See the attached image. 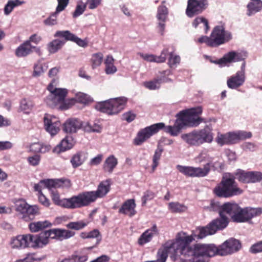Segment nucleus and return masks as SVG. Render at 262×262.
Here are the masks:
<instances>
[{"label": "nucleus", "mask_w": 262, "mask_h": 262, "mask_svg": "<svg viewBox=\"0 0 262 262\" xmlns=\"http://www.w3.org/2000/svg\"><path fill=\"white\" fill-rule=\"evenodd\" d=\"M216 221H211L206 226L198 227L195 231H192L190 235L185 232H179L176 237L175 245L178 247L180 254L190 260L195 258L208 257L209 251L208 247L212 244H195L191 245V243L195 239H202L208 235L215 234L217 228L215 225Z\"/></svg>", "instance_id": "1"}, {"label": "nucleus", "mask_w": 262, "mask_h": 262, "mask_svg": "<svg viewBox=\"0 0 262 262\" xmlns=\"http://www.w3.org/2000/svg\"><path fill=\"white\" fill-rule=\"evenodd\" d=\"M111 189L110 181L108 180L102 181L98 186L96 191H84L74 195L63 201V206L66 207L76 209L89 206L95 202L97 199L105 196Z\"/></svg>", "instance_id": "2"}, {"label": "nucleus", "mask_w": 262, "mask_h": 262, "mask_svg": "<svg viewBox=\"0 0 262 262\" xmlns=\"http://www.w3.org/2000/svg\"><path fill=\"white\" fill-rule=\"evenodd\" d=\"M184 127L178 117L173 126H165V124L163 122L154 124L141 129L138 133L137 137L134 139V144L136 145H141L152 135L157 134L162 129L165 133L169 134L171 136H177Z\"/></svg>", "instance_id": "3"}, {"label": "nucleus", "mask_w": 262, "mask_h": 262, "mask_svg": "<svg viewBox=\"0 0 262 262\" xmlns=\"http://www.w3.org/2000/svg\"><path fill=\"white\" fill-rule=\"evenodd\" d=\"M223 210L236 223L247 222L262 214V208L247 207L242 208L237 204L230 202L224 203Z\"/></svg>", "instance_id": "4"}, {"label": "nucleus", "mask_w": 262, "mask_h": 262, "mask_svg": "<svg viewBox=\"0 0 262 262\" xmlns=\"http://www.w3.org/2000/svg\"><path fill=\"white\" fill-rule=\"evenodd\" d=\"M244 190L239 187L235 177L232 173H225L221 182L213 190V193L219 198H230L242 194Z\"/></svg>", "instance_id": "5"}, {"label": "nucleus", "mask_w": 262, "mask_h": 262, "mask_svg": "<svg viewBox=\"0 0 262 262\" xmlns=\"http://www.w3.org/2000/svg\"><path fill=\"white\" fill-rule=\"evenodd\" d=\"M232 38L231 33L226 31L223 26H216L213 28L210 36H202L198 38V42L214 48L229 41Z\"/></svg>", "instance_id": "6"}, {"label": "nucleus", "mask_w": 262, "mask_h": 262, "mask_svg": "<svg viewBox=\"0 0 262 262\" xmlns=\"http://www.w3.org/2000/svg\"><path fill=\"white\" fill-rule=\"evenodd\" d=\"M242 245L239 241L230 238L219 246L213 244L209 246L208 250L210 253L208 257H213L217 255L226 256L231 254L239 251Z\"/></svg>", "instance_id": "7"}, {"label": "nucleus", "mask_w": 262, "mask_h": 262, "mask_svg": "<svg viewBox=\"0 0 262 262\" xmlns=\"http://www.w3.org/2000/svg\"><path fill=\"white\" fill-rule=\"evenodd\" d=\"M127 101V99L124 97L111 99L97 103L95 108L108 115L117 114L124 108Z\"/></svg>", "instance_id": "8"}, {"label": "nucleus", "mask_w": 262, "mask_h": 262, "mask_svg": "<svg viewBox=\"0 0 262 262\" xmlns=\"http://www.w3.org/2000/svg\"><path fill=\"white\" fill-rule=\"evenodd\" d=\"M202 113L201 107L181 111L177 115L184 127H196L203 121L199 115Z\"/></svg>", "instance_id": "9"}, {"label": "nucleus", "mask_w": 262, "mask_h": 262, "mask_svg": "<svg viewBox=\"0 0 262 262\" xmlns=\"http://www.w3.org/2000/svg\"><path fill=\"white\" fill-rule=\"evenodd\" d=\"M177 168L181 173L187 177H204L207 176L210 171V164L206 163L203 168L178 165Z\"/></svg>", "instance_id": "10"}, {"label": "nucleus", "mask_w": 262, "mask_h": 262, "mask_svg": "<svg viewBox=\"0 0 262 262\" xmlns=\"http://www.w3.org/2000/svg\"><path fill=\"white\" fill-rule=\"evenodd\" d=\"M224 204L221 205L219 202L211 201L210 205L207 207L210 211H218L220 216V218L215 219L212 221H216L215 225L217 228V230H222L226 228L228 225V218L225 215V211L223 210Z\"/></svg>", "instance_id": "11"}, {"label": "nucleus", "mask_w": 262, "mask_h": 262, "mask_svg": "<svg viewBox=\"0 0 262 262\" xmlns=\"http://www.w3.org/2000/svg\"><path fill=\"white\" fill-rule=\"evenodd\" d=\"M233 174L235 179L242 183H253L262 180V173L259 171H246L238 169Z\"/></svg>", "instance_id": "12"}, {"label": "nucleus", "mask_w": 262, "mask_h": 262, "mask_svg": "<svg viewBox=\"0 0 262 262\" xmlns=\"http://www.w3.org/2000/svg\"><path fill=\"white\" fill-rule=\"evenodd\" d=\"M207 5V0H188L186 14L189 17H193L201 13Z\"/></svg>", "instance_id": "13"}, {"label": "nucleus", "mask_w": 262, "mask_h": 262, "mask_svg": "<svg viewBox=\"0 0 262 262\" xmlns=\"http://www.w3.org/2000/svg\"><path fill=\"white\" fill-rule=\"evenodd\" d=\"M16 210L23 214L22 218L25 221H29L39 214V208L36 205L31 206L25 201L20 202L17 205Z\"/></svg>", "instance_id": "14"}, {"label": "nucleus", "mask_w": 262, "mask_h": 262, "mask_svg": "<svg viewBox=\"0 0 262 262\" xmlns=\"http://www.w3.org/2000/svg\"><path fill=\"white\" fill-rule=\"evenodd\" d=\"M34 51L38 56L42 55V52L39 47L33 46L29 41H25L15 50V54L17 57H25Z\"/></svg>", "instance_id": "15"}, {"label": "nucleus", "mask_w": 262, "mask_h": 262, "mask_svg": "<svg viewBox=\"0 0 262 262\" xmlns=\"http://www.w3.org/2000/svg\"><path fill=\"white\" fill-rule=\"evenodd\" d=\"M67 94L68 90L66 89L58 88L54 94L48 95L45 101L48 106L53 107L64 100Z\"/></svg>", "instance_id": "16"}, {"label": "nucleus", "mask_w": 262, "mask_h": 262, "mask_svg": "<svg viewBox=\"0 0 262 262\" xmlns=\"http://www.w3.org/2000/svg\"><path fill=\"white\" fill-rule=\"evenodd\" d=\"M26 239L27 242L26 248H40L48 244L47 238H43L41 233L40 235L27 234Z\"/></svg>", "instance_id": "17"}, {"label": "nucleus", "mask_w": 262, "mask_h": 262, "mask_svg": "<svg viewBox=\"0 0 262 262\" xmlns=\"http://www.w3.org/2000/svg\"><path fill=\"white\" fill-rule=\"evenodd\" d=\"M54 37L64 38L66 41H73L83 48L86 47L88 45L86 41L81 39L68 30L57 31L54 34Z\"/></svg>", "instance_id": "18"}, {"label": "nucleus", "mask_w": 262, "mask_h": 262, "mask_svg": "<svg viewBox=\"0 0 262 262\" xmlns=\"http://www.w3.org/2000/svg\"><path fill=\"white\" fill-rule=\"evenodd\" d=\"M44 124L46 130L52 136L57 134L61 125L57 118L49 115L44 117Z\"/></svg>", "instance_id": "19"}, {"label": "nucleus", "mask_w": 262, "mask_h": 262, "mask_svg": "<svg viewBox=\"0 0 262 262\" xmlns=\"http://www.w3.org/2000/svg\"><path fill=\"white\" fill-rule=\"evenodd\" d=\"M172 249L174 251L175 253L177 254L180 253L178 250V247L175 245V241H169L165 243L163 245V249H160L158 252V258L157 259L159 262H165L168 253Z\"/></svg>", "instance_id": "20"}, {"label": "nucleus", "mask_w": 262, "mask_h": 262, "mask_svg": "<svg viewBox=\"0 0 262 262\" xmlns=\"http://www.w3.org/2000/svg\"><path fill=\"white\" fill-rule=\"evenodd\" d=\"M136 204L134 199L126 200L119 209V213L129 217L134 216L137 213L135 208Z\"/></svg>", "instance_id": "21"}, {"label": "nucleus", "mask_w": 262, "mask_h": 262, "mask_svg": "<svg viewBox=\"0 0 262 262\" xmlns=\"http://www.w3.org/2000/svg\"><path fill=\"white\" fill-rule=\"evenodd\" d=\"M182 139L190 146H199L201 144L199 130L193 131L181 135Z\"/></svg>", "instance_id": "22"}, {"label": "nucleus", "mask_w": 262, "mask_h": 262, "mask_svg": "<svg viewBox=\"0 0 262 262\" xmlns=\"http://www.w3.org/2000/svg\"><path fill=\"white\" fill-rule=\"evenodd\" d=\"M82 126V122L76 118H70L63 124V130L67 133H75Z\"/></svg>", "instance_id": "23"}, {"label": "nucleus", "mask_w": 262, "mask_h": 262, "mask_svg": "<svg viewBox=\"0 0 262 262\" xmlns=\"http://www.w3.org/2000/svg\"><path fill=\"white\" fill-rule=\"evenodd\" d=\"M215 141L220 146L235 144L233 132H228L226 134L218 132Z\"/></svg>", "instance_id": "24"}, {"label": "nucleus", "mask_w": 262, "mask_h": 262, "mask_svg": "<svg viewBox=\"0 0 262 262\" xmlns=\"http://www.w3.org/2000/svg\"><path fill=\"white\" fill-rule=\"evenodd\" d=\"M245 75L240 73H236L234 75L229 77L227 81V84L229 88L236 89L242 86L245 81Z\"/></svg>", "instance_id": "25"}, {"label": "nucleus", "mask_w": 262, "mask_h": 262, "mask_svg": "<svg viewBox=\"0 0 262 262\" xmlns=\"http://www.w3.org/2000/svg\"><path fill=\"white\" fill-rule=\"evenodd\" d=\"M26 234L13 236L9 241V245L13 249H22L26 248Z\"/></svg>", "instance_id": "26"}, {"label": "nucleus", "mask_w": 262, "mask_h": 262, "mask_svg": "<svg viewBox=\"0 0 262 262\" xmlns=\"http://www.w3.org/2000/svg\"><path fill=\"white\" fill-rule=\"evenodd\" d=\"M165 3V1H163L162 5L158 7L157 14V18L159 21V27L161 31H163L164 30L165 22L168 13L167 8L163 5Z\"/></svg>", "instance_id": "27"}, {"label": "nucleus", "mask_w": 262, "mask_h": 262, "mask_svg": "<svg viewBox=\"0 0 262 262\" xmlns=\"http://www.w3.org/2000/svg\"><path fill=\"white\" fill-rule=\"evenodd\" d=\"M198 130L201 144L205 143H211L212 142L214 139V135L211 128L206 126L204 128L198 129Z\"/></svg>", "instance_id": "28"}, {"label": "nucleus", "mask_w": 262, "mask_h": 262, "mask_svg": "<svg viewBox=\"0 0 262 262\" xmlns=\"http://www.w3.org/2000/svg\"><path fill=\"white\" fill-rule=\"evenodd\" d=\"M73 144L72 138L67 136L62 140L59 144L54 147L53 149V152L56 154H59L61 152L70 149L73 147Z\"/></svg>", "instance_id": "29"}, {"label": "nucleus", "mask_w": 262, "mask_h": 262, "mask_svg": "<svg viewBox=\"0 0 262 262\" xmlns=\"http://www.w3.org/2000/svg\"><path fill=\"white\" fill-rule=\"evenodd\" d=\"M51 226L52 224L48 221H38L30 223L29 228L32 232H37Z\"/></svg>", "instance_id": "30"}, {"label": "nucleus", "mask_w": 262, "mask_h": 262, "mask_svg": "<svg viewBox=\"0 0 262 262\" xmlns=\"http://www.w3.org/2000/svg\"><path fill=\"white\" fill-rule=\"evenodd\" d=\"M118 164V160L114 155H111L106 158L103 165L104 171L112 173Z\"/></svg>", "instance_id": "31"}, {"label": "nucleus", "mask_w": 262, "mask_h": 262, "mask_svg": "<svg viewBox=\"0 0 262 262\" xmlns=\"http://www.w3.org/2000/svg\"><path fill=\"white\" fill-rule=\"evenodd\" d=\"M51 149L50 145H43L38 142L31 144L30 151L33 153H46Z\"/></svg>", "instance_id": "32"}, {"label": "nucleus", "mask_w": 262, "mask_h": 262, "mask_svg": "<svg viewBox=\"0 0 262 262\" xmlns=\"http://www.w3.org/2000/svg\"><path fill=\"white\" fill-rule=\"evenodd\" d=\"M75 232L68 230L56 228V239L62 241L73 236Z\"/></svg>", "instance_id": "33"}, {"label": "nucleus", "mask_w": 262, "mask_h": 262, "mask_svg": "<svg viewBox=\"0 0 262 262\" xmlns=\"http://www.w3.org/2000/svg\"><path fill=\"white\" fill-rule=\"evenodd\" d=\"M82 156L83 153L81 151L77 152L73 155L70 160L73 168H76L84 163L85 160L82 158Z\"/></svg>", "instance_id": "34"}, {"label": "nucleus", "mask_w": 262, "mask_h": 262, "mask_svg": "<svg viewBox=\"0 0 262 262\" xmlns=\"http://www.w3.org/2000/svg\"><path fill=\"white\" fill-rule=\"evenodd\" d=\"M48 66L46 63H41L40 61H38L37 63L34 64V70L32 75L34 77L39 76L47 71Z\"/></svg>", "instance_id": "35"}, {"label": "nucleus", "mask_w": 262, "mask_h": 262, "mask_svg": "<svg viewBox=\"0 0 262 262\" xmlns=\"http://www.w3.org/2000/svg\"><path fill=\"white\" fill-rule=\"evenodd\" d=\"M65 42L59 39H54L48 45V50L50 53H55L61 48Z\"/></svg>", "instance_id": "36"}, {"label": "nucleus", "mask_w": 262, "mask_h": 262, "mask_svg": "<svg viewBox=\"0 0 262 262\" xmlns=\"http://www.w3.org/2000/svg\"><path fill=\"white\" fill-rule=\"evenodd\" d=\"M168 209L172 213H182L185 212L187 208L179 202H170L168 204Z\"/></svg>", "instance_id": "37"}, {"label": "nucleus", "mask_w": 262, "mask_h": 262, "mask_svg": "<svg viewBox=\"0 0 262 262\" xmlns=\"http://www.w3.org/2000/svg\"><path fill=\"white\" fill-rule=\"evenodd\" d=\"M23 2L19 0H10L8 2L4 8V13L6 15L9 14L14 7L20 5Z\"/></svg>", "instance_id": "38"}, {"label": "nucleus", "mask_w": 262, "mask_h": 262, "mask_svg": "<svg viewBox=\"0 0 262 262\" xmlns=\"http://www.w3.org/2000/svg\"><path fill=\"white\" fill-rule=\"evenodd\" d=\"M88 224V222H85L83 221L71 222L67 224L66 227L70 229L79 230L87 226Z\"/></svg>", "instance_id": "39"}, {"label": "nucleus", "mask_w": 262, "mask_h": 262, "mask_svg": "<svg viewBox=\"0 0 262 262\" xmlns=\"http://www.w3.org/2000/svg\"><path fill=\"white\" fill-rule=\"evenodd\" d=\"M153 236V233H151V232H149V230H146L141 234L138 239V244L140 245H143L149 242L152 239Z\"/></svg>", "instance_id": "40"}, {"label": "nucleus", "mask_w": 262, "mask_h": 262, "mask_svg": "<svg viewBox=\"0 0 262 262\" xmlns=\"http://www.w3.org/2000/svg\"><path fill=\"white\" fill-rule=\"evenodd\" d=\"M235 143L239 140H243L246 139H249L252 137V133L250 132L238 131L233 132Z\"/></svg>", "instance_id": "41"}, {"label": "nucleus", "mask_w": 262, "mask_h": 262, "mask_svg": "<svg viewBox=\"0 0 262 262\" xmlns=\"http://www.w3.org/2000/svg\"><path fill=\"white\" fill-rule=\"evenodd\" d=\"M235 51H231L225 54L224 56L220 59L217 62L219 64H226L234 62L235 59Z\"/></svg>", "instance_id": "42"}, {"label": "nucleus", "mask_w": 262, "mask_h": 262, "mask_svg": "<svg viewBox=\"0 0 262 262\" xmlns=\"http://www.w3.org/2000/svg\"><path fill=\"white\" fill-rule=\"evenodd\" d=\"M252 2L250 3L247 7L250 13L258 12L262 7V1L260 0H251Z\"/></svg>", "instance_id": "43"}, {"label": "nucleus", "mask_w": 262, "mask_h": 262, "mask_svg": "<svg viewBox=\"0 0 262 262\" xmlns=\"http://www.w3.org/2000/svg\"><path fill=\"white\" fill-rule=\"evenodd\" d=\"M103 57V54L101 53H95L92 55L91 61L93 69H95L101 64Z\"/></svg>", "instance_id": "44"}, {"label": "nucleus", "mask_w": 262, "mask_h": 262, "mask_svg": "<svg viewBox=\"0 0 262 262\" xmlns=\"http://www.w3.org/2000/svg\"><path fill=\"white\" fill-rule=\"evenodd\" d=\"M34 106L33 102L29 99H23L21 100L20 103V108L21 110L28 112Z\"/></svg>", "instance_id": "45"}, {"label": "nucleus", "mask_w": 262, "mask_h": 262, "mask_svg": "<svg viewBox=\"0 0 262 262\" xmlns=\"http://www.w3.org/2000/svg\"><path fill=\"white\" fill-rule=\"evenodd\" d=\"M139 55L145 61L161 63L162 60H160V59H162L161 57H158L153 54H143L141 53H139Z\"/></svg>", "instance_id": "46"}, {"label": "nucleus", "mask_w": 262, "mask_h": 262, "mask_svg": "<svg viewBox=\"0 0 262 262\" xmlns=\"http://www.w3.org/2000/svg\"><path fill=\"white\" fill-rule=\"evenodd\" d=\"M200 23H203L205 26V33H207L209 29V26L208 20L203 17H196L192 22V26L195 28H197Z\"/></svg>", "instance_id": "47"}, {"label": "nucleus", "mask_w": 262, "mask_h": 262, "mask_svg": "<svg viewBox=\"0 0 262 262\" xmlns=\"http://www.w3.org/2000/svg\"><path fill=\"white\" fill-rule=\"evenodd\" d=\"M58 179H47L40 181V184L44 185L45 187L51 190L52 188H57L58 187Z\"/></svg>", "instance_id": "48"}, {"label": "nucleus", "mask_w": 262, "mask_h": 262, "mask_svg": "<svg viewBox=\"0 0 262 262\" xmlns=\"http://www.w3.org/2000/svg\"><path fill=\"white\" fill-rule=\"evenodd\" d=\"M60 12H57V10L52 13L49 17L44 20L46 25L53 26L57 24V17Z\"/></svg>", "instance_id": "49"}, {"label": "nucleus", "mask_w": 262, "mask_h": 262, "mask_svg": "<svg viewBox=\"0 0 262 262\" xmlns=\"http://www.w3.org/2000/svg\"><path fill=\"white\" fill-rule=\"evenodd\" d=\"M174 49L173 47H171V51L169 52V57L168 59V64L170 67L175 65L177 63H179L180 61V57L178 55H174L173 53Z\"/></svg>", "instance_id": "50"}, {"label": "nucleus", "mask_w": 262, "mask_h": 262, "mask_svg": "<svg viewBox=\"0 0 262 262\" xmlns=\"http://www.w3.org/2000/svg\"><path fill=\"white\" fill-rule=\"evenodd\" d=\"M160 74L161 77L160 78H157L160 85L162 83H167L172 81L170 78L166 77V76H169L172 74L170 70L163 71L160 72Z\"/></svg>", "instance_id": "51"}, {"label": "nucleus", "mask_w": 262, "mask_h": 262, "mask_svg": "<svg viewBox=\"0 0 262 262\" xmlns=\"http://www.w3.org/2000/svg\"><path fill=\"white\" fill-rule=\"evenodd\" d=\"M156 196L155 193L150 190H147L142 196V205L145 206L146 204L147 201L152 200Z\"/></svg>", "instance_id": "52"}, {"label": "nucleus", "mask_w": 262, "mask_h": 262, "mask_svg": "<svg viewBox=\"0 0 262 262\" xmlns=\"http://www.w3.org/2000/svg\"><path fill=\"white\" fill-rule=\"evenodd\" d=\"M144 85L146 88L150 90L158 89L160 87V84L157 78L154 79L152 80L145 82Z\"/></svg>", "instance_id": "53"}, {"label": "nucleus", "mask_w": 262, "mask_h": 262, "mask_svg": "<svg viewBox=\"0 0 262 262\" xmlns=\"http://www.w3.org/2000/svg\"><path fill=\"white\" fill-rule=\"evenodd\" d=\"M43 258V257H37L35 253H28L24 259L17 260L15 262H33L34 261H40Z\"/></svg>", "instance_id": "54"}, {"label": "nucleus", "mask_w": 262, "mask_h": 262, "mask_svg": "<svg viewBox=\"0 0 262 262\" xmlns=\"http://www.w3.org/2000/svg\"><path fill=\"white\" fill-rule=\"evenodd\" d=\"M51 198L53 200V201L56 204L60 205L63 207L68 208V207H66L64 206H63V201L66 200H68V199H64L62 200H60V197L57 191L52 190L51 192ZM69 198H68L69 199ZM69 209H71L70 208H69Z\"/></svg>", "instance_id": "55"}, {"label": "nucleus", "mask_w": 262, "mask_h": 262, "mask_svg": "<svg viewBox=\"0 0 262 262\" xmlns=\"http://www.w3.org/2000/svg\"><path fill=\"white\" fill-rule=\"evenodd\" d=\"M162 152V149H157V150H156V151L155 152V154L153 156V159H152L153 163H152V168L153 170H154L156 169V168L158 166V165L159 164V161L160 159Z\"/></svg>", "instance_id": "56"}, {"label": "nucleus", "mask_w": 262, "mask_h": 262, "mask_svg": "<svg viewBox=\"0 0 262 262\" xmlns=\"http://www.w3.org/2000/svg\"><path fill=\"white\" fill-rule=\"evenodd\" d=\"M249 251L253 254L262 252V241H258L253 244L250 247Z\"/></svg>", "instance_id": "57"}, {"label": "nucleus", "mask_w": 262, "mask_h": 262, "mask_svg": "<svg viewBox=\"0 0 262 262\" xmlns=\"http://www.w3.org/2000/svg\"><path fill=\"white\" fill-rule=\"evenodd\" d=\"M86 8V5L82 4V3L81 2V4H78L76 6V9L73 13V17H77L82 14L84 11H85Z\"/></svg>", "instance_id": "58"}, {"label": "nucleus", "mask_w": 262, "mask_h": 262, "mask_svg": "<svg viewBox=\"0 0 262 262\" xmlns=\"http://www.w3.org/2000/svg\"><path fill=\"white\" fill-rule=\"evenodd\" d=\"M41 234L43 238H47L48 244L49 242V238L56 239V228L46 230L43 233H41Z\"/></svg>", "instance_id": "59"}, {"label": "nucleus", "mask_w": 262, "mask_h": 262, "mask_svg": "<svg viewBox=\"0 0 262 262\" xmlns=\"http://www.w3.org/2000/svg\"><path fill=\"white\" fill-rule=\"evenodd\" d=\"M58 187L69 188L72 185L71 181L68 179L61 178L58 179Z\"/></svg>", "instance_id": "60"}, {"label": "nucleus", "mask_w": 262, "mask_h": 262, "mask_svg": "<svg viewBox=\"0 0 262 262\" xmlns=\"http://www.w3.org/2000/svg\"><path fill=\"white\" fill-rule=\"evenodd\" d=\"M58 5L56 8L57 12H60L63 11L69 3L70 0H57Z\"/></svg>", "instance_id": "61"}, {"label": "nucleus", "mask_w": 262, "mask_h": 262, "mask_svg": "<svg viewBox=\"0 0 262 262\" xmlns=\"http://www.w3.org/2000/svg\"><path fill=\"white\" fill-rule=\"evenodd\" d=\"M40 161V157L38 155L29 157L28 158V161L29 164L32 166H37L39 164Z\"/></svg>", "instance_id": "62"}, {"label": "nucleus", "mask_w": 262, "mask_h": 262, "mask_svg": "<svg viewBox=\"0 0 262 262\" xmlns=\"http://www.w3.org/2000/svg\"><path fill=\"white\" fill-rule=\"evenodd\" d=\"M103 159V155L101 154L98 155L96 157L92 159L90 162V165L95 166L99 164Z\"/></svg>", "instance_id": "63"}, {"label": "nucleus", "mask_w": 262, "mask_h": 262, "mask_svg": "<svg viewBox=\"0 0 262 262\" xmlns=\"http://www.w3.org/2000/svg\"><path fill=\"white\" fill-rule=\"evenodd\" d=\"M75 262H85L87 261L88 256L86 255H72Z\"/></svg>", "instance_id": "64"}]
</instances>
